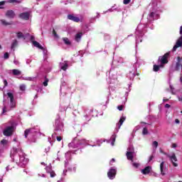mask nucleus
I'll return each instance as SVG.
<instances>
[{
	"label": "nucleus",
	"instance_id": "37998d69",
	"mask_svg": "<svg viewBox=\"0 0 182 182\" xmlns=\"http://www.w3.org/2000/svg\"><path fill=\"white\" fill-rule=\"evenodd\" d=\"M165 107H166V109H170V107H171V106L170 105H168V104H166V105H165Z\"/></svg>",
	"mask_w": 182,
	"mask_h": 182
},
{
	"label": "nucleus",
	"instance_id": "864d4df0",
	"mask_svg": "<svg viewBox=\"0 0 182 182\" xmlns=\"http://www.w3.org/2000/svg\"><path fill=\"white\" fill-rule=\"evenodd\" d=\"M14 2H16V4H21V1L19 0H16Z\"/></svg>",
	"mask_w": 182,
	"mask_h": 182
},
{
	"label": "nucleus",
	"instance_id": "7c9ffc66",
	"mask_svg": "<svg viewBox=\"0 0 182 182\" xmlns=\"http://www.w3.org/2000/svg\"><path fill=\"white\" fill-rule=\"evenodd\" d=\"M124 106V105H118L117 106V109L118 110H119V112H122V110H123Z\"/></svg>",
	"mask_w": 182,
	"mask_h": 182
},
{
	"label": "nucleus",
	"instance_id": "aec40b11",
	"mask_svg": "<svg viewBox=\"0 0 182 182\" xmlns=\"http://www.w3.org/2000/svg\"><path fill=\"white\" fill-rule=\"evenodd\" d=\"M160 68H164V65L161 64L160 65H154V72H159L160 70Z\"/></svg>",
	"mask_w": 182,
	"mask_h": 182
},
{
	"label": "nucleus",
	"instance_id": "4be33fe9",
	"mask_svg": "<svg viewBox=\"0 0 182 182\" xmlns=\"http://www.w3.org/2000/svg\"><path fill=\"white\" fill-rule=\"evenodd\" d=\"M63 42L65 45H70L71 44L70 41H69V38H68L66 37L63 38Z\"/></svg>",
	"mask_w": 182,
	"mask_h": 182
},
{
	"label": "nucleus",
	"instance_id": "7ed1b4c3",
	"mask_svg": "<svg viewBox=\"0 0 182 182\" xmlns=\"http://www.w3.org/2000/svg\"><path fill=\"white\" fill-rule=\"evenodd\" d=\"M7 96L10 99V107H11V109H14V107H16V102H15V99L14 97V94L12 92H8Z\"/></svg>",
	"mask_w": 182,
	"mask_h": 182
},
{
	"label": "nucleus",
	"instance_id": "473e14b6",
	"mask_svg": "<svg viewBox=\"0 0 182 182\" xmlns=\"http://www.w3.org/2000/svg\"><path fill=\"white\" fill-rule=\"evenodd\" d=\"M46 170L47 173H50L52 168H50V166H46Z\"/></svg>",
	"mask_w": 182,
	"mask_h": 182
},
{
	"label": "nucleus",
	"instance_id": "052dcab7",
	"mask_svg": "<svg viewBox=\"0 0 182 182\" xmlns=\"http://www.w3.org/2000/svg\"><path fill=\"white\" fill-rule=\"evenodd\" d=\"M140 74L139 73H136V76H139Z\"/></svg>",
	"mask_w": 182,
	"mask_h": 182
},
{
	"label": "nucleus",
	"instance_id": "680f3d73",
	"mask_svg": "<svg viewBox=\"0 0 182 182\" xmlns=\"http://www.w3.org/2000/svg\"><path fill=\"white\" fill-rule=\"evenodd\" d=\"M181 83H182V77H181Z\"/></svg>",
	"mask_w": 182,
	"mask_h": 182
},
{
	"label": "nucleus",
	"instance_id": "4468645a",
	"mask_svg": "<svg viewBox=\"0 0 182 182\" xmlns=\"http://www.w3.org/2000/svg\"><path fill=\"white\" fill-rule=\"evenodd\" d=\"M82 36H83V33H82V32L77 33L75 35V41L80 42V39H82Z\"/></svg>",
	"mask_w": 182,
	"mask_h": 182
},
{
	"label": "nucleus",
	"instance_id": "dca6fc26",
	"mask_svg": "<svg viewBox=\"0 0 182 182\" xmlns=\"http://www.w3.org/2000/svg\"><path fill=\"white\" fill-rule=\"evenodd\" d=\"M16 38H18V39H23L24 41L25 39H26V38L23 35V33L21 31L16 33Z\"/></svg>",
	"mask_w": 182,
	"mask_h": 182
},
{
	"label": "nucleus",
	"instance_id": "de8ad7c7",
	"mask_svg": "<svg viewBox=\"0 0 182 182\" xmlns=\"http://www.w3.org/2000/svg\"><path fill=\"white\" fill-rule=\"evenodd\" d=\"M178 62H182V58L181 57H178Z\"/></svg>",
	"mask_w": 182,
	"mask_h": 182
},
{
	"label": "nucleus",
	"instance_id": "bf43d9fd",
	"mask_svg": "<svg viewBox=\"0 0 182 182\" xmlns=\"http://www.w3.org/2000/svg\"><path fill=\"white\" fill-rule=\"evenodd\" d=\"M111 161H112L113 163H114V161H115L114 159H112Z\"/></svg>",
	"mask_w": 182,
	"mask_h": 182
},
{
	"label": "nucleus",
	"instance_id": "2eb2a0df",
	"mask_svg": "<svg viewBox=\"0 0 182 182\" xmlns=\"http://www.w3.org/2000/svg\"><path fill=\"white\" fill-rule=\"evenodd\" d=\"M125 120H126V117L124 116L121 117V118L119 119V122L118 123V129H120V127H122V125L123 124V123H124Z\"/></svg>",
	"mask_w": 182,
	"mask_h": 182
},
{
	"label": "nucleus",
	"instance_id": "ea45409f",
	"mask_svg": "<svg viewBox=\"0 0 182 182\" xmlns=\"http://www.w3.org/2000/svg\"><path fill=\"white\" fill-rule=\"evenodd\" d=\"M6 106H4L3 108V112H2V114H4V113H6Z\"/></svg>",
	"mask_w": 182,
	"mask_h": 182
},
{
	"label": "nucleus",
	"instance_id": "6ab92c4d",
	"mask_svg": "<svg viewBox=\"0 0 182 182\" xmlns=\"http://www.w3.org/2000/svg\"><path fill=\"white\" fill-rule=\"evenodd\" d=\"M160 170H161V173L162 176H166V173H164V161H162L160 164Z\"/></svg>",
	"mask_w": 182,
	"mask_h": 182
},
{
	"label": "nucleus",
	"instance_id": "09e8293b",
	"mask_svg": "<svg viewBox=\"0 0 182 182\" xmlns=\"http://www.w3.org/2000/svg\"><path fill=\"white\" fill-rule=\"evenodd\" d=\"M172 147L176 149V147H177V144H172Z\"/></svg>",
	"mask_w": 182,
	"mask_h": 182
},
{
	"label": "nucleus",
	"instance_id": "e433bc0d",
	"mask_svg": "<svg viewBox=\"0 0 182 182\" xmlns=\"http://www.w3.org/2000/svg\"><path fill=\"white\" fill-rule=\"evenodd\" d=\"M30 41H31L32 43H33V42H36V41H35V36H31Z\"/></svg>",
	"mask_w": 182,
	"mask_h": 182
},
{
	"label": "nucleus",
	"instance_id": "9b49d317",
	"mask_svg": "<svg viewBox=\"0 0 182 182\" xmlns=\"http://www.w3.org/2000/svg\"><path fill=\"white\" fill-rule=\"evenodd\" d=\"M151 171V166H146L144 169L141 171V173L144 176L149 174Z\"/></svg>",
	"mask_w": 182,
	"mask_h": 182
},
{
	"label": "nucleus",
	"instance_id": "5fc2aeb1",
	"mask_svg": "<svg viewBox=\"0 0 182 182\" xmlns=\"http://www.w3.org/2000/svg\"><path fill=\"white\" fill-rule=\"evenodd\" d=\"M161 153H162L163 154H165L166 156H167V154H166V152L163 151H160Z\"/></svg>",
	"mask_w": 182,
	"mask_h": 182
},
{
	"label": "nucleus",
	"instance_id": "393cba45",
	"mask_svg": "<svg viewBox=\"0 0 182 182\" xmlns=\"http://www.w3.org/2000/svg\"><path fill=\"white\" fill-rule=\"evenodd\" d=\"M26 90V85L23 84L20 85V90H21L22 92H25Z\"/></svg>",
	"mask_w": 182,
	"mask_h": 182
},
{
	"label": "nucleus",
	"instance_id": "58836bf2",
	"mask_svg": "<svg viewBox=\"0 0 182 182\" xmlns=\"http://www.w3.org/2000/svg\"><path fill=\"white\" fill-rule=\"evenodd\" d=\"M132 166H133L134 167H135V168H137L139 167V164H137V163H133V164H132Z\"/></svg>",
	"mask_w": 182,
	"mask_h": 182
},
{
	"label": "nucleus",
	"instance_id": "c756f323",
	"mask_svg": "<svg viewBox=\"0 0 182 182\" xmlns=\"http://www.w3.org/2000/svg\"><path fill=\"white\" fill-rule=\"evenodd\" d=\"M132 0H124L123 1V4L124 5H129V4H130Z\"/></svg>",
	"mask_w": 182,
	"mask_h": 182
},
{
	"label": "nucleus",
	"instance_id": "423d86ee",
	"mask_svg": "<svg viewBox=\"0 0 182 182\" xmlns=\"http://www.w3.org/2000/svg\"><path fill=\"white\" fill-rule=\"evenodd\" d=\"M182 46V36L177 40L176 45L173 48V51L177 50L178 48H181Z\"/></svg>",
	"mask_w": 182,
	"mask_h": 182
},
{
	"label": "nucleus",
	"instance_id": "6e6d98bb",
	"mask_svg": "<svg viewBox=\"0 0 182 182\" xmlns=\"http://www.w3.org/2000/svg\"><path fill=\"white\" fill-rule=\"evenodd\" d=\"M163 102H168V99H164Z\"/></svg>",
	"mask_w": 182,
	"mask_h": 182
},
{
	"label": "nucleus",
	"instance_id": "2f4dec72",
	"mask_svg": "<svg viewBox=\"0 0 182 182\" xmlns=\"http://www.w3.org/2000/svg\"><path fill=\"white\" fill-rule=\"evenodd\" d=\"M53 35H54L55 38H59V36H58V33L55 29H53Z\"/></svg>",
	"mask_w": 182,
	"mask_h": 182
},
{
	"label": "nucleus",
	"instance_id": "c03bdc74",
	"mask_svg": "<svg viewBox=\"0 0 182 182\" xmlns=\"http://www.w3.org/2000/svg\"><path fill=\"white\" fill-rule=\"evenodd\" d=\"M153 159H154V156L151 155V156L149 157V161H151V160H153Z\"/></svg>",
	"mask_w": 182,
	"mask_h": 182
},
{
	"label": "nucleus",
	"instance_id": "8fccbe9b",
	"mask_svg": "<svg viewBox=\"0 0 182 182\" xmlns=\"http://www.w3.org/2000/svg\"><path fill=\"white\" fill-rule=\"evenodd\" d=\"M175 123H176L177 124H178V123H180V120H178V119H175Z\"/></svg>",
	"mask_w": 182,
	"mask_h": 182
},
{
	"label": "nucleus",
	"instance_id": "a211bd4d",
	"mask_svg": "<svg viewBox=\"0 0 182 182\" xmlns=\"http://www.w3.org/2000/svg\"><path fill=\"white\" fill-rule=\"evenodd\" d=\"M12 73L14 76H20V75H22V72L18 69L12 70Z\"/></svg>",
	"mask_w": 182,
	"mask_h": 182
},
{
	"label": "nucleus",
	"instance_id": "a878e982",
	"mask_svg": "<svg viewBox=\"0 0 182 182\" xmlns=\"http://www.w3.org/2000/svg\"><path fill=\"white\" fill-rule=\"evenodd\" d=\"M2 25H4V26H8V25H11L12 23L6 22L5 20H1Z\"/></svg>",
	"mask_w": 182,
	"mask_h": 182
},
{
	"label": "nucleus",
	"instance_id": "a19ab883",
	"mask_svg": "<svg viewBox=\"0 0 182 182\" xmlns=\"http://www.w3.org/2000/svg\"><path fill=\"white\" fill-rule=\"evenodd\" d=\"M149 18H154V12H151L150 13Z\"/></svg>",
	"mask_w": 182,
	"mask_h": 182
},
{
	"label": "nucleus",
	"instance_id": "c85d7f7f",
	"mask_svg": "<svg viewBox=\"0 0 182 182\" xmlns=\"http://www.w3.org/2000/svg\"><path fill=\"white\" fill-rule=\"evenodd\" d=\"M1 144H3V146H6V144H8V141L6 139H2L1 141Z\"/></svg>",
	"mask_w": 182,
	"mask_h": 182
},
{
	"label": "nucleus",
	"instance_id": "774afa93",
	"mask_svg": "<svg viewBox=\"0 0 182 182\" xmlns=\"http://www.w3.org/2000/svg\"><path fill=\"white\" fill-rule=\"evenodd\" d=\"M178 182H182V181H179Z\"/></svg>",
	"mask_w": 182,
	"mask_h": 182
},
{
	"label": "nucleus",
	"instance_id": "69168bd1",
	"mask_svg": "<svg viewBox=\"0 0 182 182\" xmlns=\"http://www.w3.org/2000/svg\"><path fill=\"white\" fill-rule=\"evenodd\" d=\"M141 123H144V124H146V122H141Z\"/></svg>",
	"mask_w": 182,
	"mask_h": 182
},
{
	"label": "nucleus",
	"instance_id": "f704fd0d",
	"mask_svg": "<svg viewBox=\"0 0 182 182\" xmlns=\"http://www.w3.org/2000/svg\"><path fill=\"white\" fill-rule=\"evenodd\" d=\"M4 59H9V53H4Z\"/></svg>",
	"mask_w": 182,
	"mask_h": 182
},
{
	"label": "nucleus",
	"instance_id": "1a4fd4ad",
	"mask_svg": "<svg viewBox=\"0 0 182 182\" xmlns=\"http://www.w3.org/2000/svg\"><path fill=\"white\" fill-rule=\"evenodd\" d=\"M6 16L10 18V19H14L15 18V12L14 10H9L6 12Z\"/></svg>",
	"mask_w": 182,
	"mask_h": 182
},
{
	"label": "nucleus",
	"instance_id": "5701e85b",
	"mask_svg": "<svg viewBox=\"0 0 182 182\" xmlns=\"http://www.w3.org/2000/svg\"><path fill=\"white\" fill-rule=\"evenodd\" d=\"M180 69H182V64L178 61L176 65V70H180Z\"/></svg>",
	"mask_w": 182,
	"mask_h": 182
},
{
	"label": "nucleus",
	"instance_id": "0eeeda50",
	"mask_svg": "<svg viewBox=\"0 0 182 182\" xmlns=\"http://www.w3.org/2000/svg\"><path fill=\"white\" fill-rule=\"evenodd\" d=\"M68 147L70 149H77V147H79V144L77 140L74 139L72 142L68 144Z\"/></svg>",
	"mask_w": 182,
	"mask_h": 182
},
{
	"label": "nucleus",
	"instance_id": "4c0bfd02",
	"mask_svg": "<svg viewBox=\"0 0 182 182\" xmlns=\"http://www.w3.org/2000/svg\"><path fill=\"white\" fill-rule=\"evenodd\" d=\"M112 145L114 146V141H116V137L115 136H112Z\"/></svg>",
	"mask_w": 182,
	"mask_h": 182
},
{
	"label": "nucleus",
	"instance_id": "9d476101",
	"mask_svg": "<svg viewBox=\"0 0 182 182\" xmlns=\"http://www.w3.org/2000/svg\"><path fill=\"white\" fill-rule=\"evenodd\" d=\"M68 19H69L70 21H73V22H80V18H79V17H76L72 14H69L68 16Z\"/></svg>",
	"mask_w": 182,
	"mask_h": 182
},
{
	"label": "nucleus",
	"instance_id": "e2e57ef3",
	"mask_svg": "<svg viewBox=\"0 0 182 182\" xmlns=\"http://www.w3.org/2000/svg\"><path fill=\"white\" fill-rule=\"evenodd\" d=\"M4 9V7L0 6V9Z\"/></svg>",
	"mask_w": 182,
	"mask_h": 182
},
{
	"label": "nucleus",
	"instance_id": "20e7f679",
	"mask_svg": "<svg viewBox=\"0 0 182 182\" xmlns=\"http://www.w3.org/2000/svg\"><path fill=\"white\" fill-rule=\"evenodd\" d=\"M166 156L168 157L173 167H178V164L177 163H175V161H177V156H176V154H173L172 155L167 154Z\"/></svg>",
	"mask_w": 182,
	"mask_h": 182
},
{
	"label": "nucleus",
	"instance_id": "bb28decb",
	"mask_svg": "<svg viewBox=\"0 0 182 182\" xmlns=\"http://www.w3.org/2000/svg\"><path fill=\"white\" fill-rule=\"evenodd\" d=\"M68 66H69V65H68V63H65L64 65H63V66L61 67L62 70H64V71L67 70Z\"/></svg>",
	"mask_w": 182,
	"mask_h": 182
},
{
	"label": "nucleus",
	"instance_id": "39448f33",
	"mask_svg": "<svg viewBox=\"0 0 182 182\" xmlns=\"http://www.w3.org/2000/svg\"><path fill=\"white\" fill-rule=\"evenodd\" d=\"M117 173V171H116V169L111 168L107 172V176L109 177V178L110 180H113V178H114V177H116Z\"/></svg>",
	"mask_w": 182,
	"mask_h": 182
},
{
	"label": "nucleus",
	"instance_id": "3c124183",
	"mask_svg": "<svg viewBox=\"0 0 182 182\" xmlns=\"http://www.w3.org/2000/svg\"><path fill=\"white\" fill-rule=\"evenodd\" d=\"M180 35L182 36V26L180 27V31H179Z\"/></svg>",
	"mask_w": 182,
	"mask_h": 182
},
{
	"label": "nucleus",
	"instance_id": "f03ea898",
	"mask_svg": "<svg viewBox=\"0 0 182 182\" xmlns=\"http://www.w3.org/2000/svg\"><path fill=\"white\" fill-rule=\"evenodd\" d=\"M14 126L7 127L3 132V134L4 136H6L7 137H9L10 136H12L14 134Z\"/></svg>",
	"mask_w": 182,
	"mask_h": 182
},
{
	"label": "nucleus",
	"instance_id": "79ce46f5",
	"mask_svg": "<svg viewBox=\"0 0 182 182\" xmlns=\"http://www.w3.org/2000/svg\"><path fill=\"white\" fill-rule=\"evenodd\" d=\"M5 4H6L5 1H0V6H3V5H5Z\"/></svg>",
	"mask_w": 182,
	"mask_h": 182
},
{
	"label": "nucleus",
	"instance_id": "603ef678",
	"mask_svg": "<svg viewBox=\"0 0 182 182\" xmlns=\"http://www.w3.org/2000/svg\"><path fill=\"white\" fill-rule=\"evenodd\" d=\"M4 85H5V86L8 85V82L6 81V80H4Z\"/></svg>",
	"mask_w": 182,
	"mask_h": 182
},
{
	"label": "nucleus",
	"instance_id": "b1692460",
	"mask_svg": "<svg viewBox=\"0 0 182 182\" xmlns=\"http://www.w3.org/2000/svg\"><path fill=\"white\" fill-rule=\"evenodd\" d=\"M49 82V79L45 77V81L43 82V86H48V83Z\"/></svg>",
	"mask_w": 182,
	"mask_h": 182
},
{
	"label": "nucleus",
	"instance_id": "0e129e2a",
	"mask_svg": "<svg viewBox=\"0 0 182 182\" xmlns=\"http://www.w3.org/2000/svg\"><path fill=\"white\" fill-rule=\"evenodd\" d=\"M0 49H2V46L0 45Z\"/></svg>",
	"mask_w": 182,
	"mask_h": 182
},
{
	"label": "nucleus",
	"instance_id": "338daca9",
	"mask_svg": "<svg viewBox=\"0 0 182 182\" xmlns=\"http://www.w3.org/2000/svg\"><path fill=\"white\" fill-rule=\"evenodd\" d=\"M128 150H129V151H130V150H131V149H130V148H129V149H128Z\"/></svg>",
	"mask_w": 182,
	"mask_h": 182
},
{
	"label": "nucleus",
	"instance_id": "6e6552de",
	"mask_svg": "<svg viewBox=\"0 0 182 182\" xmlns=\"http://www.w3.org/2000/svg\"><path fill=\"white\" fill-rule=\"evenodd\" d=\"M19 18L21 19H23L24 21L29 20V13L28 12H24L19 14Z\"/></svg>",
	"mask_w": 182,
	"mask_h": 182
},
{
	"label": "nucleus",
	"instance_id": "4d7b16f0",
	"mask_svg": "<svg viewBox=\"0 0 182 182\" xmlns=\"http://www.w3.org/2000/svg\"><path fill=\"white\" fill-rule=\"evenodd\" d=\"M41 165L42 166H46V164H45V162H41Z\"/></svg>",
	"mask_w": 182,
	"mask_h": 182
},
{
	"label": "nucleus",
	"instance_id": "cd10ccee",
	"mask_svg": "<svg viewBox=\"0 0 182 182\" xmlns=\"http://www.w3.org/2000/svg\"><path fill=\"white\" fill-rule=\"evenodd\" d=\"M142 134H143L144 135L149 134V130L147 129L146 127H144V128L143 129Z\"/></svg>",
	"mask_w": 182,
	"mask_h": 182
},
{
	"label": "nucleus",
	"instance_id": "c9c22d12",
	"mask_svg": "<svg viewBox=\"0 0 182 182\" xmlns=\"http://www.w3.org/2000/svg\"><path fill=\"white\" fill-rule=\"evenodd\" d=\"M153 145H154L156 148H157V147L159 146V142H157V141H154L153 142Z\"/></svg>",
	"mask_w": 182,
	"mask_h": 182
},
{
	"label": "nucleus",
	"instance_id": "ddd939ff",
	"mask_svg": "<svg viewBox=\"0 0 182 182\" xmlns=\"http://www.w3.org/2000/svg\"><path fill=\"white\" fill-rule=\"evenodd\" d=\"M32 132H33V128L26 129L24 131V136L26 137V139L28 138V136H29V134H32Z\"/></svg>",
	"mask_w": 182,
	"mask_h": 182
},
{
	"label": "nucleus",
	"instance_id": "72a5a7b5",
	"mask_svg": "<svg viewBox=\"0 0 182 182\" xmlns=\"http://www.w3.org/2000/svg\"><path fill=\"white\" fill-rule=\"evenodd\" d=\"M50 177H55L56 176V173H55V171H52L50 172Z\"/></svg>",
	"mask_w": 182,
	"mask_h": 182
},
{
	"label": "nucleus",
	"instance_id": "f257e3e1",
	"mask_svg": "<svg viewBox=\"0 0 182 182\" xmlns=\"http://www.w3.org/2000/svg\"><path fill=\"white\" fill-rule=\"evenodd\" d=\"M168 56H170V53H166L163 56H159V62H160L162 66L168 63Z\"/></svg>",
	"mask_w": 182,
	"mask_h": 182
},
{
	"label": "nucleus",
	"instance_id": "f8f14e48",
	"mask_svg": "<svg viewBox=\"0 0 182 182\" xmlns=\"http://www.w3.org/2000/svg\"><path fill=\"white\" fill-rule=\"evenodd\" d=\"M134 153V151H127L126 153V156H127V160H130L131 161H133V154Z\"/></svg>",
	"mask_w": 182,
	"mask_h": 182
},
{
	"label": "nucleus",
	"instance_id": "f3484780",
	"mask_svg": "<svg viewBox=\"0 0 182 182\" xmlns=\"http://www.w3.org/2000/svg\"><path fill=\"white\" fill-rule=\"evenodd\" d=\"M33 45L36 48H38V49H41V50H43V47L38 41H33Z\"/></svg>",
	"mask_w": 182,
	"mask_h": 182
},
{
	"label": "nucleus",
	"instance_id": "49530a36",
	"mask_svg": "<svg viewBox=\"0 0 182 182\" xmlns=\"http://www.w3.org/2000/svg\"><path fill=\"white\" fill-rule=\"evenodd\" d=\"M15 1L16 0H9V4H14L15 3Z\"/></svg>",
	"mask_w": 182,
	"mask_h": 182
},
{
	"label": "nucleus",
	"instance_id": "a18cd8bd",
	"mask_svg": "<svg viewBox=\"0 0 182 182\" xmlns=\"http://www.w3.org/2000/svg\"><path fill=\"white\" fill-rule=\"evenodd\" d=\"M57 140L58 141H62V136H57Z\"/></svg>",
	"mask_w": 182,
	"mask_h": 182
},
{
	"label": "nucleus",
	"instance_id": "412c9836",
	"mask_svg": "<svg viewBox=\"0 0 182 182\" xmlns=\"http://www.w3.org/2000/svg\"><path fill=\"white\" fill-rule=\"evenodd\" d=\"M16 46H18V40L15 39V40H14V41L11 44V49L16 48Z\"/></svg>",
	"mask_w": 182,
	"mask_h": 182
},
{
	"label": "nucleus",
	"instance_id": "13d9d810",
	"mask_svg": "<svg viewBox=\"0 0 182 182\" xmlns=\"http://www.w3.org/2000/svg\"><path fill=\"white\" fill-rule=\"evenodd\" d=\"M56 123H57V124L59 123V119H56V120H55V124H56Z\"/></svg>",
	"mask_w": 182,
	"mask_h": 182
}]
</instances>
